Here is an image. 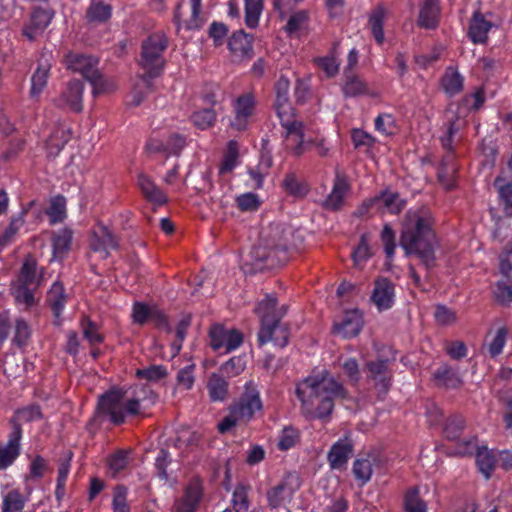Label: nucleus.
Returning <instances> with one entry per match:
<instances>
[{
  "label": "nucleus",
  "instance_id": "12",
  "mask_svg": "<svg viewBox=\"0 0 512 512\" xmlns=\"http://www.w3.org/2000/svg\"><path fill=\"white\" fill-rule=\"evenodd\" d=\"M132 321L134 324L144 326L148 322L154 324L157 329L170 332L168 316L158 305H149L145 302L135 301L132 305Z\"/></svg>",
  "mask_w": 512,
  "mask_h": 512
},
{
  "label": "nucleus",
  "instance_id": "55",
  "mask_svg": "<svg viewBox=\"0 0 512 512\" xmlns=\"http://www.w3.org/2000/svg\"><path fill=\"white\" fill-rule=\"evenodd\" d=\"M351 256L355 266L365 264L370 259L372 253L369 246V236L367 233L361 234L359 243L353 249Z\"/></svg>",
  "mask_w": 512,
  "mask_h": 512
},
{
  "label": "nucleus",
  "instance_id": "27",
  "mask_svg": "<svg viewBox=\"0 0 512 512\" xmlns=\"http://www.w3.org/2000/svg\"><path fill=\"white\" fill-rule=\"evenodd\" d=\"M276 99L274 108L279 119L293 117V108L289 101L290 81L281 75L275 83Z\"/></svg>",
  "mask_w": 512,
  "mask_h": 512
},
{
  "label": "nucleus",
  "instance_id": "38",
  "mask_svg": "<svg viewBox=\"0 0 512 512\" xmlns=\"http://www.w3.org/2000/svg\"><path fill=\"white\" fill-rule=\"evenodd\" d=\"M350 186L347 180L343 177L337 176L332 191L327 196L324 202V206L328 209L337 211L339 210L344 202V196L348 192Z\"/></svg>",
  "mask_w": 512,
  "mask_h": 512
},
{
  "label": "nucleus",
  "instance_id": "22",
  "mask_svg": "<svg viewBox=\"0 0 512 512\" xmlns=\"http://www.w3.org/2000/svg\"><path fill=\"white\" fill-rule=\"evenodd\" d=\"M364 325L363 315L358 309L348 310L340 321L333 324V334L344 339L356 337Z\"/></svg>",
  "mask_w": 512,
  "mask_h": 512
},
{
  "label": "nucleus",
  "instance_id": "28",
  "mask_svg": "<svg viewBox=\"0 0 512 512\" xmlns=\"http://www.w3.org/2000/svg\"><path fill=\"white\" fill-rule=\"evenodd\" d=\"M254 37L244 30L235 31L228 39V49L237 58H252Z\"/></svg>",
  "mask_w": 512,
  "mask_h": 512
},
{
  "label": "nucleus",
  "instance_id": "47",
  "mask_svg": "<svg viewBox=\"0 0 512 512\" xmlns=\"http://www.w3.org/2000/svg\"><path fill=\"white\" fill-rule=\"evenodd\" d=\"M50 225L61 223L66 218V199L62 195H57L51 200L46 210Z\"/></svg>",
  "mask_w": 512,
  "mask_h": 512
},
{
  "label": "nucleus",
  "instance_id": "7",
  "mask_svg": "<svg viewBox=\"0 0 512 512\" xmlns=\"http://www.w3.org/2000/svg\"><path fill=\"white\" fill-rule=\"evenodd\" d=\"M65 65L67 69L80 73L92 86L93 95L106 93L110 90V85L98 70L99 60L93 56L69 52L65 56Z\"/></svg>",
  "mask_w": 512,
  "mask_h": 512
},
{
  "label": "nucleus",
  "instance_id": "58",
  "mask_svg": "<svg viewBox=\"0 0 512 512\" xmlns=\"http://www.w3.org/2000/svg\"><path fill=\"white\" fill-rule=\"evenodd\" d=\"M482 445H479L477 436L459 438L455 444V454L461 457L475 456Z\"/></svg>",
  "mask_w": 512,
  "mask_h": 512
},
{
  "label": "nucleus",
  "instance_id": "54",
  "mask_svg": "<svg viewBox=\"0 0 512 512\" xmlns=\"http://www.w3.org/2000/svg\"><path fill=\"white\" fill-rule=\"evenodd\" d=\"M465 428V419L461 415H452L447 418L443 433L446 439L450 441L458 440Z\"/></svg>",
  "mask_w": 512,
  "mask_h": 512
},
{
  "label": "nucleus",
  "instance_id": "48",
  "mask_svg": "<svg viewBox=\"0 0 512 512\" xmlns=\"http://www.w3.org/2000/svg\"><path fill=\"white\" fill-rule=\"evenodd\" d=\"M249 487L244 484H238L232 494L231 506L227 507L232 511L248 512L250 502L248 499Z\"/></svg>",
  "mask_w": 512,
  "mask_h": 512
},
{
  "label": "nucleus",
  "instance_id": "14",
  "mask_svg": "<svg viewBox=\"0 0 512 512\" xmlns=\"http://www.w3.org/2000/svg\"><path fill=\"white\" fill-rule=\"evenodd\" d=\"M281 320L282 319H279L278 316L276 320L266 324L265 326H260L257 333V344L259 347L270 342L280 349H283L288 345L291 337V328L288 323H284Z\"/></svg>",
  "mask_w": 512,
  "mask_h": 512
},
{
  "label": "nucleus",
  "instance_id": "61",
  "mask_svg": "<svg viewBox=\"0 0 512 512\" xmlns=\"http://www.w3.org/2000/svg\"><path fill=\"white\" fill-rule=\"evenodd\" d=\"M168 375L167 368L164 365H150L143 369H137L135 376L138 379H145L150 382H158Z\"/></svg>",
  "mask_w": 512,
  "mask_h": 512
},
{
  "label": "nucleus",
  "instance_id": "40",
  "mask_svg": "<svg viewBox=\"0 0 512 512\" xmlns=\"http://www.w3.org/2000/svg\"><path fill=\"white\" fill-rule=\"evenodd\" d=\"M440 83L443 91L452 97L462 91L464 78L454 67L449 66L446 68Z\"/></svg>",
  "mask_w": 512,
  "mask_h": 512
},
{
  "label": "nucleus",
  "instance_id": "50",
  "mask_svg": "<svg viewBox=\"0 0 512 512\" xmlns=\"http://www.w3.org/2000/svg\"><path fill=\"white\" fill-rule=\"evenodd\" d=\"M239 157L238 143L235 140H230L227 144V149L222 158L219 173L227 174L234 170L237 166V160Z\"/></svg>",
  "mask_w": 512,
  "mask_h": 512
},
{
  "label": "nucleus",
  "instance_id": "21",
  "mask_svg": "<svg viewBox=\"0 0 512 512\" xmlns=\"http://www.w3.org/2000/svg\"><path fill=\"white\" fill-rule=\"evenodd\" d=\"M457 179L456 151H446L437 167V180L445 190L451 191L457 187Z\"/></svg>",
  "mask_w": 512,
  "mask_h": 512
},
{
  "label": "nucleus",
  "instance_id": "49",
  "mask_svg": "<svg viewBox=\"0 0 512 512\" xmlns=\"http://www.w3.org/2000/svg\"><path fill=\"white\" fill-rule=\"evenodd\" d=\"M245 24L250 29H255L259 24L260 16L264 9L263 0H244Z\"/></svg>",
  "mask_w": 512,
  "mask_h": 512
},
{
  "label": "nucleus",
  "instance_id": "26",
  "mask_svg": "<svg viewBox=\"0 0 512 512\" xmlns=\"http://www.w3.org/2000/svg\"><path fill=\"white\" fill-rule=\"evenodd\" d=\"M278 299L276 294H266L263 299L258 301L255 306V313L260 319V326H265L266 324L274 321L279 316V319H282L286 312L287 307L282 306L281 308H277Z\"/></svg>",
  "mask_w": 512,
  "mask_h": 512
},
{
  "label": "nucleus",
  "instance_id": "24",
  "mask_svg": "<svg viewBox=\"0 0 512 512\" xmlns=\"http://www.w3.org/2000/svg\"><path fill=\"white\" fill-rule=\"evenodd\" d=\"M35 204L36 201L31 200L28 203L21 205L20 211L13 214L9 218L8 225L0 234V248H4L14 241L15 237L17 236V234L26 222L27 214L34 207Z\"/></svg>",
  "mask_w": 512,
  "mask_h": 512
},
{
  "label": "nucleus",
  "instance_id": "39",
  "mask_svg": "<svg viewBox=\"0 0 512 512\" xmlns=\"http://www.w3.org/2000/svg\"><path fill=\"white\" fill-rule=\"evenodd\" d=\"M112 16V6L103 2L91 0L85 14L87 23L103 24Z\"/></svg>",
  "mask_w": 512,
  "mask_h": 512
},
{
  "label": "nucleus",
  "instance_id": "31",
  "mask_svg": "<svg viewBox=\"0 0 512 512\" xmlns=\"http://www.w3.org/2000/svg\"><path fill=\"white\" fill-rule=\"evenodd\" d=\"M137 184L144 198L155 206H163L168 202L166 194L146 174L140 173Z\"/></svg>",
  "mask_w": 512,
  "mask_h": 512
},
{
  "label": "nucleus",
  "instance_id": "33",
  "mask_svg": "<svg viewBox=\"0 0 512 512\" xmlns=\"http://www.w3.org/2000/svg\"><path fill=\"white\" fill-rule=\"evenodd\" d=\"M74 232L69 227L54 231L51 236L53 257L63 260L71 250Z\"/></svg>",
  "mask_w": 512,
  "mask_h": 512
},
{
  "label": "nucleus",
  "instance_id": "29",
  "mask_svg": "<svg viewBox=\"0 0 512 512\" xmlns=\"http://www.w3.org/2000/svg\"><path fill=\"white\" fill-rule=\"evenodd\" d=\"M203 488L198 480L190 481L186 486L184 494L175 503V512H195L201 501Z\"/></svg>",
  "mask_w": 512,
  "mask_h": 512
},
{
  "label": "nucleus",
  "instance_id": "5",
  "mask_svg": "<svg viewBox=\"0 0 512 512\" xmlns=\"http://www.w3.org/2000/svg\"><path fill=\"white\" fill-rule=\"evenodd\" d=\"M45 272V267H39L32 255L24 258L18 275L11 284V295L17 306L28 311L38 304L35 293L43 283Z\"/></svg>",
  "mask_w": 512,
  "mask_h": 512
},
{
  "label": "nucleus",
  "instance_id": "8",
  "mask_svg": "<svg viewBox=\"0 0 512 512\" xmlns=\"http://www.w3.org/2000/svg\"><path fill=\"white\" fill-rule=\"evenodd\" d=\"M233 118L230 127L238 132L246 131L254 121L257 100L253 92H246L236 97L232 103Z\"/></svg>",
  "mask_w": 512,
  "mask_h": 512
},
{
  "label": "nucleus",
  "instance_id": "1",
  "mask_svg": "<svg viewBox=\"0 0 512 512\" xmlns=\"http://www.w3.org/2000/svg\"><path fill=\"white\" fill-rule=\"evenodd\" d=\"M295 395L300 402V412L307 420L324 423L330 421L336 401L349 399L347 388L328 371L297 382Z\"/></svg>",
  "mask_w": 512,
  "mask_h": 512
},
{
  "label": "nucleus",
  "instance_id": "63",
  "mask_svg": "<svg viewBox=\"0 0 512 512\" xmlns=\"http://www.w3.org/2000/svg\"><path fill=\"white\" fill-rule=\"evenodd\" d=\"M494 297L500 305L509 306L512 303V283L509 278L496 282Z\"/></svg>",
  "mask_w": 512,
  "mask_h": 512
},
{
  "label": "nucleus",
  "instance_id": "16",
  "mask_svg": "<svg viewBox=\"0 0 512 512\" xmlns=\"http://www.w3.org/2000/svg\"><path fill=\"white\" fill-rule=\"evenodd\" d=\"M354 454V442L345 434L332 444L327 453V462L332 470L344 471Z\"/></svg>",
  "mask_w": 512,
  "mask_h": 512
},
{
  "label": "nucleus",
  "instance_id": "51",
  "mask_svg": "<svg viewBox=\"0 0 512 512\" xmlns=\"http://www.w3.org/2000/svg\"><path fill=\"white\" fill-rule=\"evenodd\" d=\"M51 470L48 461L43 456L36 455L29 464V472L25 476V481H39Z\"/></svg>",
  "mask_w": 512,
  "mask_h": 512
},
{
  "label": "nucleus",
  "instance_id": "30",
  "mask_svg": "<svg viewBox=\"0 0 512 512\" xmlns=\"http://www.w3.org/2000/svg\"><path fill=\"white\" fill-rule=\"evenodd\" d=\"M117 245L115 236L106 226L99 225L94 229L90 240V248L94 252H102L106 258L109 255V250L116 249Z\"/></svg>",
  "mask_w": 512,
  "mask_h": 512
},
{
  "label": "nucleus",
  "instance_id": "13",
  "mask_svg": "<svg viewBox=\"0 0 512 512\" xmlns=\"http://www.w3.org/2000/svg\"><path fill=\"white\" fill-rule=\"evenodd\" d=\"M301 480L296 472H287L281 481L267 490V504L271 509H277L290 500L293 494L300 488Z\"/></svg>",
  "mask_w": 512,
  "mask_h": 512
},
{
  "label": "nucleus",
  "instance_id": "44",
  "mask_svg": "<svg viewBox=\"0 0 512 512\" xmlns=\"http://www.w3.org/2000/svg\"><path fill=\"white\" fill-rule=\"evenodd\" d=\"M404 512H428V506L424 499L420 496L418 486L409 487L403 496Z\"/></svg>",
  "mask_w": 512,
  "mask_h": 512
},
{
  "label": "nucleus",
  "instance_id": "43",
  "mask_svg": "<svg viewBox=\"0 0 512 512\" xmlns=\"http://www.w3.org/2000/svg\"><path fill=\"white\" fill-rule=\"evenodd\" d=\"M229 384L220 374L212 373L207 382L209 398L212 402H222L228 396Z\"/></svg>",
  "mask_w": 512,
  "mask_h": 512
},
{
  "label": "nucleus",
  "instance_id": "4",
  "mask_svg": "<svg viewBox=\"0 0 512 512\" xmlns=\"http://www.w3.org/2000/svg\"><path fill=\"white\" fill-rule=\"evenodd\" d=\"M292 235V228L282 223H272L263 229L260 242L251 249L242 264L243 271L256 274L284 265L289 259Z\"/></svg>",
  "mask_w": 512,
  "mask_h": 512
},
{
  "label": "nucleus",
  "instance_id": "53",
  "mask_svg": "<svg viewBox=\"0 0 512 512\" xmlns=\"http://www.w3.org/2000/svg\"><path fill=\"white\" fill-rule=\"evenodd\" d=\"M352 473L362 486L368 483L373 474L371 460L369 458H356L353 462Z\"/></svg>",
  "mask_w": 512,
  "mask_h": 512
},
{
  "label": "nucleus",
  "instance_id": "57",
  "mask_svg": "<svg viewBox=\"0 0 512 512\" xmlns=\"http://www.w3.org/2000/svg\"><path fill=\"white\" fill-rule=\"evenodd\" d=\"M216 112L212 108H204L195 111L191 115L192 123L200 130H207L216 122Z\"/></svg>",
  "mask_w": 512,
  "mask_h": 512
},
{
  "label": "nucleus",
  "instance_id": "19",
  "mask_svg": "<svg viewBox=\"0 0 512 512\" xmlns=\"http://www.w3.org/2000/svg\"><path fill=\"white\" fill-rule=\"evenodd\" d=\"M370 300L379 312L391 309L395 303L394 283L387 277L376 278Z\"/></svg>",
  "mask_w": 512,
  "mask_h": 512
},
{
  "label": "nucleus",
  "instance_id": "59",
  "mask_svg": "<svg viewBox=\"0 0 512 512\" xmlns=\"http://www.w3.org/2000/svg\"><path fill=\"white\" fill-rule=\"evenodd\" d=\"M380 240L383 244L386 258L392 261L396 250V234L389 224L384 225L380 234Z\"/></svg>",
  "mask_w": 512,
  "mask_h": 512
},
{
  "label": "nucleus",
  "instance_id": "56",
  "mask_svg": "<svg viewBox=\"0 0 512 512\" xmlns=\"http://www.w3.org/2000/svg\"><path fill=\"white\" fill-rule=\"evenodd\" d=\"M31 337V328L24 318H16L14 321V336L12 342L19 348L28 344Z\"/></svg>",
  "mask_w": 512,
  "mask_h": 512
},
{
  "label": "nucleus",
  "instance_id": "25",
  "mask_svg": "<svg viewBox=\"0 0 512 512\" xmlns=\"http://www.w3.org/2000/svg\"><path fill=\"white\" fill-rule=\"evenodd\" d=\"M434 385L440 389H459L464 381L458 370L448 363H442L437 367L431 376Z\"/></svg>",
  "mask_w": 512,
  "mask_h": 512
},
{
  "label": "nucleus",
  "instance_id": "3",
  "mask_svg": "<svg viewBox=\"0 0 512 512\" xmlns=\"http://www.w3.org/2000/svg\"><path fill=\"white\" fill-rule=\"evenodd\" d=\"M157 398V394L146 385L130 388L113 386L98 397L95 418L120 426L126 423L127 418L144 416Z\"/></svg>",
  "mask_w": 512,
  "mask_h": 512
},
{
  "label": "nucleus",
  "instance_id": "15",
  "mask_svg": "<svg viewBox=\"0 0 512 512\" xmlns=\"http://www.w3.org/2000/svg\"><path fill=\"white\" fill-rule=\"evenodd\" d=\"M209 339L214 351L224 349L225 353H230L242 345L244 337L237 329H226L223 325L215 324L209 330Z\"/></svg>",
  "mask_w": 512,
  "mask_h": 512
},
{
  "label": "nucleus",
  "instance_id": "37",
  "mask_svg": "<svg viewBox=\"0 0 512 512\" xmlns=\"http://www.w3.org/2000/svg\"><path fill=\"white\" fill-rule=\"evenodd\" d=\"M344 78L342 93L345 98H353L368 94V84L359 76L353 74L352 72L345 71Z\"/></svg>",
  "mask_w": 512,
  "mask_h": 512
},
{
  "label": "nucleus",
  "instance_id": "45",
  "mask_svg": "<svg viewBox=\"0 0 512 512\" xmlns=\"http://www.w3.org/2000/svg\"><path fill=\"white\" fill-rule=\"evenodd\" d=\"M29 498L18 489H11L2 497L1 512H23Z\"/></svg>",
  "mask_w": 512,
  "mask_h": 512
},
{
  "label": "nucleus",
  "instance_id": "34",
  "mask_svg": "<svg viewBox=\"0 0 512 512\" xmlns=\"http://www.w3.org/2000/svg\"><path fill=\"white\" fill-rule=\"evenodd\" d=\"M440 5L438 0H424L420 7L417 25L434 30L439 25Z\"/></svg>",
  "mask_w": 512,
  "mask_h": 512
},
{
  "label": "nucleus",
  "instance_id": "2",
  "mask_svg": "<svg viewBox=\"0 0 512 512\" xmlns=\"http://www.w3.org/2000/svg\"><path fill=\"white\" fill-rule=\"evenodd\" d=\"M434 225L430 209L420 207L406 212L400 231L399 245L405 255L419 259L428 271L436 267V252L440 248Z\"/></svg>",
  "mask_w": 512,
  "mask_h": 512
},
{
  "label": "nucleus",
  "instance_id": "11",
  "mask_svg": "<svg viewBox=\"0 0 512 512\" xmlns=\"http://www.w3.org/2000/svg\"><path fill=\"white\" fill-rule=\"evenodd\" d=\"M10 432L6 444L0 442V471L6 470L14 464L21 455V441L23 429L21 423L14 417L9 419Z\"/></svg>",
  "mask_w": 512,
  "mask_h": 512
},
{
  "label": "nucleus",
  "instance_id": "36",
  "mask_svg": "<svg viewBox=\"0 0 512 512\" xmlns=\"http://www.w3.org/2000/svg\"><path fill=\"white\" fill-rule=\"evenodd\" d=\"M339 44L333 43L330 53L326 56L313 59L314 65L319 68L327 78H334L339 73L340 62L337 60Z\"/></svg>",
  "mask_w": 512,
  "mask_h": 512
},
{
  "label": "nucleus",
  "instance_id": "10",
  "mask_svg": "<svg viewBox=\"0 0 512 512\" xmlns=\"http://www.w3.org/2000/svg\"><path fill=\"white\" fill-rule=\"evenodd\" d=\"M366 377L373 382L377 399L383 401L392 386L393 373L389 370V360L378 358L365 364Z\"/></svg>",
  "mask_w": 512,
  "mask_h": 512
},
{
  "label": "nucleus",
  "instance_id": "17",
  "mask_svg": "<svg viewBox=\"0 0 512 512\" xmlns=\"http://www.w3.org/2000/svg\"><path fill=\"white\" fill-rule=\"evenodd\" d=\"M281 126L284 128V137L286 148L292 155L299 157L306 151L304 144V129L303 124L293 117L279 119Z\"/></svg>",
  "mask_w": 512,
  "mask_h": 512
},
{
  "label": "nucleus",
  "instance_id": "9",
  "mask_svg": "<svg viewBox=\"0 0 512 512\" xmlns=\"http://www.w3.org/2000/svg\"><path fill=\"white\" fill-rule=\"evenodd\" d=\"M231 407L235 410V414L244 420V423L249 422L257 412L262 411L263 402L257 384L253 381L246 382L242 394Z\"/></svg>",
  "mask_w": 512,
  "mask_h": 512
},
{
  "label": "nucleus",
  "instance_id": "35",
  "mask_svg": "<svg viewBox=\"0 0 512 512\" xmlns=\"http://www.w3.org/2000/svg\"><path fill=\"white\" fill-rule=\"evenodd\" d=\"M67 294L62 282L55 281L47 292L46 302L55 318H60L67 304Z\"/></svg>",
  "mask_w": 512,
  "mask_h": 512
},
{
  "label": "nucleus",
  "instance_id": "52",
  "mask_svg": "<svg viewBox=\"0 0 512 512\" xmlns=\"http://www.w3.org/2000/svg\"><path fill=\"white\" fill-rule=\"evenodd\" d=\"M509 330L506 326L498 328L491 340L487 341L486 346L491 358L499 356L507 342Z\"/></svg>",
  "mask_w": 512,
  "mask_h": 512
},
{
  "label": "nucleus",
  "instance_id": "18",
  "mask_svg": "<svg viewBox=\"0 0 512 512\" xmlns=\"http://www.w3.org/2000/svg\"><path fill=\"white\" fill-rule=\"evenodd\" d=\"M54 15L55 13L52 9L40 6L34 7L31 11L29 21L23 25L22 35L30 42L35 41L50 25Z\"/></svg>",
  "mask_w": 512,
  "mask_h": 512
},
{
  "label": "nucleus",
  "instance_id": "46",
  "mask_svg": "<svg viewBox=\"0 0 512 512\" xmlns=\"http://www.w3.org/2000/svg\"><path fill=\"white\" fill-rule=\"evenodd\" d=\"M379 204L390 214H399L406 205V200L402 199L398 192H391L389 190H383L378 194Z\"/></svg>",
  "mask_w": 512,
  "mask_h": 512
},
{
  "label": "nucleus",
  "instance_id": "6",
  "mask_svg": "<svg viewBox=\"0 0 512 512\" xmlns=\"http://www.w3.org/2000/svg\"><path fill=\"white\" fill-rule=\"evenodd\" d=\"M168 45V37L162 31L151 33L141 44L139 66L144 71L141 80L148 91L153 87V79L161 76L164 71V52Z\"/></svg>",
  "mask_w": 512,
  "mask_h": 512
},
{
  "label": "nucleus",
  "instance_id": "41",
  "mask_svg": "<svg viewBox=\"0 0 512 512\" xmlns=\"http://www.w3.org/2000/svg\"><path fill=\"white\" fill-rule=\"evenodd\" d=\"M475 462L478 471L485 480H489L496 468V458L492 450L486 445H482L478 453L475 455Z\"/></svg>",
  "mask_w": 512,
  "mask_h": 512
},
{
  "label": "nucleus",
  "instance_id": "64",
  "mask_svg": "<svg viewBox=\"0 0 512 512\" xmlns=\"http://www.w3.org/2000/svg\"><path fill=\"white\" fill-rule=\"evenodd\" d=\"M128 489L124 485H116L113 490L112 510L113 512H131L127 502Z\"/></svg>",
  "mask_w": 512,
  "mask_h": 512
},
{
  "label": "nucleus",
  "instance_id": "20",
  "mask_svg": "<svg viewBox=\"0 0 512 512\" xmlns=\"http://www.w3.org/2000/svg\"><path fill=\"white\" fill-rule=\"evenodd\" d=\"M52 58L51 52H43L38 59L37 68L31 76L30 98L37 100L46 88L53 65Z\"/></svg>",
  "mask_w": 512,
  "mask_h": 512
},
{
  "label": "nucleus",
  "instance_id": "60",
  "mask_svg": "<svg viewBox=\"0 0 512 512\" xmlns=\"http://www.w3.org/2000/svg\"><path fill=\"white\" fill-rule=\"evenodd\" d=\"M340 366L349 383L352 386H357L361 379V371L357 359L354 357L344 358Z\"/></svg>",
  "mask_w": 512,
  "mask_h": 512
},
{
  "label": "nucleus",
  "instance_id": "62",
  "mask_svg": "<svg viewBox=\"0 0 512 512\" xmlns=\"http://www.w3.org/2000/svg\"><path fill=\"white\" fill-rule=\"evenodd\" d=\"M236 204L242 212H254L260 208L262 201L257 194L247 192L236 197Z\"/></svg>",
  "mask_w": 512,
  "mask_h": 512
},
{
  "label": "nucleus",
  "instance_id": "42",
  "mask_svg": "<svg viewBox=\"0 0 512 512\" xmlns=\"http://www.w3.org/2000/svg\"><path fill=\"white\" fill-rule=\"evenodd\" d=\"M385 9L383 6H377L368 17V26L371 34L378 45H382L385 40L384 35V21H385Z\"/></svg>",
  "mask_w": 512,
  "mask_h": 512
},
{
  "label": "nucleus",
  "instance_id": "32",
  "mask_svg": "<svg viewBox=\"0 0 512 512\" xmlns=\"http://www.w3.org/2000/svg\"><path fill=\"white\" fill-rule=\"evenodd\" d=\"M492 27V22L486 20L481 12L476 11L469 23L468 37L474 44H484L488 40V33Z\"/></svg>",
  "mask_w": 512,
  "mask_h": 512
},
{
  "label": "nucleus",
  "instance_id": "23",
  "mask_svg": "<svg viewBox=\"0 0 512 512\" xmlns=\"http://www.w3.org/2000/svg\"><path fill=\"white\" fill-rule=\"evenodd\" d=\"M85 85L83 81L78 79L70 80L61 95L57 99L59 107H67L75 113L83 110V94Z\"/></svg>",
  "mask_w": 512,
  "mask_h": 512
}]
</instances>
